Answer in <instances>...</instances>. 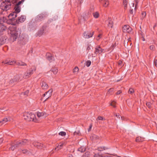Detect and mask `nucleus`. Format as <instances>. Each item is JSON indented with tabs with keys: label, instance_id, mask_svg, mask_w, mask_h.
Masks as SVG:
<instances>
[{
	"label": "nucleus",
	"instance_id": "obj_1",
	"mask_svg": "<svg viewBox=\"0 0 157 157\" xmlns=\"http://www.w3.org/2000/svg\"><path fill=\"white\" fill-rule=\"evenodd\" d=\"M10 32H9V33L10 34V39L13 42L15 41L20 35L21 31L20 29H17L15 28H10Z\"/></svg>",
	"mask_w": 157,
	"mask_h": 157
},
{
	"label": "nucleus",
	"instance_id": "obj_2",
	"mask_svg": "<svg viewBox=\"0 0 157 157\" xmlns=\"http://www.w3.org/2000/svg\"><path fill=\"white\" fill-rule=\"evenodd\" d=\"M15 4H13L10 2L5 0L1 4V8L4 11H7L12 7H13Z\"/></svg>",
	"mask_w": 157,
	"mask_h": 157
},
{
	"label": "nucleus",
	"instance_id": "obj_3",
	"mask_svg": "<svg viewBox=\"0 0 157 157\" xmlns=\"http://www.w3.org/2000/svg\"><path fill=\"white\" fill-rule=\"evenodd\" d=\"M18 44L21 46L25 45L28 41V36L26 35L22 34L19 38Z\"/></svg>",
	"mask_w": 157,
	"mask_h": 157
},
{
	"label": "nucleus",
	"instance_id": "obj_4",
	"mask_svg": "<svg viewBox=\"0 0 157 157\" xmlns=\"http://www.w3.org/2000/svg\"><path fill=\"white\" fill-rule=\"evenodd\" d=\"M26 142L27 140H23L21 141L16 142L15 144L12 145L11 147L10 148V149L13 151L17 147L25 145Z\"/></svg>",
	"mask_w": 157,
	"mask_h": 157
},
{
	"label": "nucleus",
	"instance_id": "obj_5",
	"mask_svg": "<svg viewBox=\"0 0 157 157\" xmlns=\"http://www.w3.org/2000/svg\"><path fill=\"white\" fill-rule=\"evenodd\" d=\"M15 5V6H13V7H14L15 9V12L10 14V15L13 17V19L17 17V13H19L21 11V7L20 6H18L16 5Z\"/></svg>",
	"mask_w": 157,
	"mask_h": 157
},
{
	"label": "nucleus",
	"instance_id": "obj_6",
	"mask_svg": "<svg viewBox=\"0 0 157 157\" xmlns=\"http://www.w3.org/2000/svg\"><path fill=\"white\" fill-rule=\"evenodd\" d=\"M95 51L94 54L92 55L93 57H95L97 54H101L102 52L104 50L102 49L100 46H97L95 48Z\"/></svg>",
	"mask_w": 157,
	"mask_h": 157
},
{
	"label": "nucleus",
	"instance_id": "obj_7",
	"mask_svg": "<svg viewBox=\"0 0 157 157\" xmlns=\"http://www.w3.org/2000/svg\"><path fill=\"white\" fill-rule=\"evenodd\" d=\"M52 90L51 89L44 94V97H45V98H46L44 100V101H46L48 99L52 96Z\"/></svg>",
	"mask_w": 157,
	"mask_h": 157
},
{
	"label": "nucleus",
	"instance_id": "obj_8",
	"mask_svg": "<svg viewBox=\"0 0 157 157\" xmlns=\"http://www.w3.org/2000/svg\"><path fill=\"white\" fill-rule=\"evenodd\" d=\"M93 34V32L91 33L90 32H85L83 33V36L85 38H89L92 37Z\"/></svg>",
	"mask_w": 157,
	"mask_h": 157
},
{
	"label": "nucleus",
	"instance_id": "obj_9",
	"mask_svg": "<svg viewBox=\"0 0 157 157\" xmlns=\"http://www.w3.org/2000/svg\"><path fill=\"white\" fill-rule=\"evenodd\" d=\"M36 70V68L35 67L31 68L30 70H29L24 75L26 77H29V76L33 73Z\"/></svg>",
	"mask_w": 157,
	"mask_h": 157
},
{
	"label": "nucleus",
	"instance_id": "obj_10",
	"mask_svg": "<svg viewBox=\"0 0 157 157\" xmlns=\"http://www.w3.org/2000/svg\"><path fill=\"white\" fill-rule=\"evenodd\" d=\"M132 30V28L129 25H125L123 28V30L124 32L129 33L131 32Z\"/></svg>",
	"mask_w": 157,
	"mask_h": 157
},
{
	"label": "nucleus",
	"instance_id": "obj_11",
	"mask_svg": "<svg viewBox=\"0 0 157 157\" xmlns=\"http://www.w3.org/2000/svg\"><path fill=\"white\" fill-rule=\"evenodd\" d=\"M46 27L45 25L43 26L42 28L38 32V35L39 36L42 35L44 33L46 32Z\"/></svg>",
	"mask_w": 157,
	"mask_h": 157
},
{
	"label": "nucleus",
	"instance_id": "obj_12",
	"mask_svg": "<svg viewBox=\"0 0 157 157\" xmlns=\"http://www.w3.org/2000/svg\"><path fill=\"white\" fill-rule=\"evenodd\" d=\"M24 118L28 121H30V112L25 113L23 115Z\"/></svg>",
	"mask_w": 157,
	"mask_h": 157
},
{
	"label": "nucleus",
	"instance_id": "obj_13",
	"mask_svg": "<svg viewBox=\"0 0 157 157\" xmlns=\"http://www.w3.org/2000/svg\"><path fill=\"white\" fill-rule=\"evenodd\" d=\"M46 58L50 62H52V61L54 60V58L51 54L49 53H47L46 55Z\"/></svg>",
	"mask_w": 157,
	"mask_h": 157
},
{
	"label": "nucleus",
	"instance_id": "obj_14",
	"mask_svg": "<svg viewBox=\"0 0 157 157\" xmlns=\"http://www.w3.org/2000/svg\"><path fill=\"white\" fill-rule=\"evenodd\" d=\"M45 17V14H43L42 13L41 14H40L37 16L36 18V21H40Z\"/></svg>",
	"mask_w": 157,
	"mask_h": 157
},
{
	"label": "nucleus",
	"instance_id": "obj_15",
	"mask_svg": "<svg viewBox=\"0 0 157 157\" xmlns=\"http://www.w3.org/2000/svg\"><path fill=\"white\" fill-rule=\"evenodd\" d=\"M33 144L34 146L39 148H41V147L43 146V145L41 143L36 141L33 142Z\"/></svg>",
	"mask_w": 157,
	"mask_h": 157
},
{
	"label": "nucleus",
	"instance_id": "obj_16",
	"mask_svg": "<svg viewBox=\"0 0 157 157\" xmlns=\"http://www.w3.org/2000/svg\"><path fill=\"white\" fill-rule=\"evenodd\" d=\"M30 121H32L34 122H37V120L36 117L35 115L31 113H30Z\"/></svg>",
	"mask_w": 157,
	"mask_h": 157
},
{
	"label": "nucleus",
	"instance_id": "obj_17",
	"mask_svg": "<svg viewBox=\"0 0 157 157\" xmlns=\"http://www.w3.org/2000/svg\"><path fill=\"white\" fill-rule=\"evenodd\" d=\"M99 1L105 7H106L109 4L108 0H99Z\"/></svg>",
	"mask_w": 157,
	"mask_h": 157
},
{
	"label": "nucleus",
	"instance_id": "obj_18",
	"mask_svg": "<svg viewBox=\"0 0 157 157\" xmlns=\"http://www.w3.org/2000/svg\"><path fill=\"white\" fill-rule=\"evenodd\" d=\"M26 17L25 16L21 15L20 17H19L18 19L17 20V22H23L25 20Z\"/></svg>",
	"mask_w": 157,
	"mask_h": 157
},
{
	"label": "nucleus",
	"instance_id": "obj_19",
	"mask_svg": "<svg viewBox=\"0 0 157 157\" xmlns=\"http://www.w3.org/2000/svg\"><path fill=\"white\" fill-rule=\"evenodd\" d=\"M47 114L44 112H38L37 113V116L39 118L45 117L47 116Z\"/></svg>",
	"mask_w": 157,
	"mask_h": 157
},
{
	"label": "nucleus",
	"instance_id": "obj_20",
	"mask_svg": "<svg viewBox=\"0 0 157 157\" xmlns=\"http://www.w3.org/2000/svg\"><path fill=\"white\" fill-rule=\"evenodd\" d=\"M10 121V118L9 117H5L4 118L2 121H0V124H4Z\"/></svg>",
	"mask_w": 157,
	"mask_h": 157
},
{
	"label": "nucleus",
	"instance_id": "obj_21",
	"mask_svg": "<svg viewBox=\"0 0 157 157\" xmlns=\"http://www.w3.org/2000/svg\"><path fill=\"white\" fill-rule=\"evenodd\" d=\"M65 145V143L62 142L59 143L58 146L55 148V150L58 151L61 149L63 146Z\"/></svg>",
	"mask_w": 157,
	"mask_h": 157
},
{
	"label": "nucleus",
	"instance_id": "obj_22",
	"mask_svg": "<svg viewBox=\"0 0 157 157\" xmlns=\"http://www.w3.org/2000/svg\"><path fill=\"white\" fill-rule=\"evenodd\" d=\"M2 63H4L5 64H6L10 65H13L16 63V61L15 60H9L8 61H6L5 62H3Z\"/></svg>",
	"mask_w": 157,
	"mask_h": 157
},
{
	"label": "nucleus",
	"instance_id": "obj_23",
	"mask_svg": "<svg viewBox=\"0 0 157 157\" xmlns=\"http://www.w3.org/2000/svg\"><path fill=\"white\" fill-rule=\"evenodd\" d=\"M7 29L6 26L4 24L0 25V32H3L5 30Z\"/></svg>",
	"mask_w": 157,
	"mask_h": 157
},
{
	"label": "nucleus",
	"instance_id": "obj_24",
	"mask_svg": "<svg viewBox=\"0 0 157 157\" xmlns=\"http://www.w3.org/2000/svg\"><path fill=\"white\" fill-rule=\"evenodd\" d=\"M108 26L109 28H112L113 26V21L110 18H109L108 20Z\"/></svg>",
	"mask_w": 157,
	"mask_h": 157
},
{
	"label": "nucleus",
	"instance_id": "obj_25",
	"mask_svg": "<svg viewBox=\"0 0 157 157\" xmlns=\"http://www.w3.org/2000/svg\"><path fill=\"white\" fill-rule=\"evenodd\" d=\"M6 41V38L5 37H3L0 39V45L4 44Z\"/></svg>",
	"mask_w": 157,
	"mask_h": 157
},
{
	"label": "nucleus",
	"instance_id": "obj_26",
	"mask_svg": "<svg viewBox=\"0 0 157 157\" xmlns=\"http://www.w3.org/2000/svg\"><path fill=\"white\" fill-rule=\"evenodd\" d=\"M42 88L43 89H46L48 88V86L45 82H43L41 86Z\"/></svg>",
	"mask_w": 157,
	"mask_h": 157
},
{
	"label": "nucleus",
	"instance_id": "obj_27",
	"mask_svg": "<svg viewBox=\"0 0 157 157\" xmlns=\"http://www.w3.org/2000/svg\"><path fill=\"white\" fill-rule=\"evenodd\" d=\"M6 20V18L4 17H0V25L4 24Z\"/></svg>",
	"mask_w": 157,
	"mask_h": 157
},
{
	"label": "nucleus",
	"instance_id": "obj_28",
	"mask_svg": "<svg viewBox=\"0 0 157 157\" xmlns=\"http://www.w3.org/2000/svg\"><path fill=\"white\" fill-rule=\"evenodd\" d=\"M16 64L17 65L19 66H26L27 64L25 63L22 62L21 61H19V62H16Z\"/></svg>",
	"mask_w": 157,
	"mask_h": 157
},
{
	"label": "nucleus",
	"instance_id": "obj_29",
	"mask_svg": "<svg viewBox=\"0 0 157 157\" xmlns=\"http://www.w3.org/2000/svg\"><path fill=\"white\" fill-rule=\"evenodd\" d=\"M93 15L95 18H97L99 16V13L98 12H95L93 13Z\"/></svg>",
	"mask_w": 157,
	"mask_h": 157
},
{
	"label": "nucleus",
	"instance_id": "obj_30",
	"mask_svg": "<svg viewBox=\"0 0 157 157\" xmlns=\"http://www.w3.org/2000/svg\"><path fill=\"white\" fill-rule=\"evenodd\" d=\"M58 71L57 67H53L51 69V71L53 72L54 74H56Z\"/></svg>",
	"mask_w": 157,
	"mask_h": 157
},
{
	"label": "nucleus",
	"instance_id": "obj_31",
	"mask_svg": "<svg viewBox=\"0 0 157 157\" xmlns=\"http://www.w3.org/2000/svg\"><path fill=\"white\" fill-rule=\"evenodd\" d=\"M79 70V69L78 67H75L73 70V72L75 74H77Z\"/></svg>",
	"mask_w": 157,
	"mask_h": 157
},
{
	"label": "nucleus",
	"instance_id": "obj_32",
	"mask_svg": "<svg viewBox=\"0 0 157 157\" xmlns=\"http://www.w3.org/2000/svg\"><path fill=\"white\" fill-rule=\"evenodd\" d=\"M78 151L81 152H84L85 151V148L84 147H82L78 149Z\"/></svg>",
	"mask_w": 157,
	"mask_h": 157
},
{
	"label": "nucleus",
	"instance_id": "obj_33",
	"mask_svg": "<svg viewBox=\"0 0 157 157\" xmlns=\"http://www.w3.org/2000/svg\"><path fill=\"white\" fill-rule=\"evenodd\" d=\"M144 140V139L140 137H137L136 140V142H142Z\"/></svg>",
	"mask_w": 157,
	"mask_h": 157
},
{
	"label": "nucleus",
	"instance_id": "obj_34",
	"mask_svg": "<svg viewBox=\"0 0 157 157\" xmlns=\"http://www.w3.org/2000/svg\"><path fill=\"white\" fill-rule=\"evenodd\" d=\"M24 1V0H21V1H20L18 3H17V2L15 4L14 6L15 5H16V6H20V5L21 4H22Z\"/></svg>",
	"mask_w": 157,
	"mask_h": 157
},
{
	"label": "nucleus",
	"instance_id": "obj_35",
	"mask_svg": "<svg viewBox=\"0 0 157 157\" xmlns=\"http://www.w3.org/2000/svg\"><path fill=\"white\" fill-rule=\"evenodd\" d=\"M91 64V62L90 60H87L86 63V65L87 67H89L90 66Z\"/></svg>",
	"mask_w": 157,
	"mask_h": 157
},
{
	"label": "nucleus",
	"instance_id": "obj_36",
	"mask_svg": "<svg viewBox=\"0 0 157 157\" xmlns=\"http://www.w3.org/2000/svg\"><path fill=\"white\" fill-rule=\"evenodd\" d=\"M59 134L62 136H64L66 135V133L62 131L59 132Z\"/></svg>",
	"mask_w": 157,
	"mask_h": 157
},
{
	"label": "nucleus",
	"instance_id": "obj_37",
	"mask_svg": "<svg viewBox=\"0 0 157 157\" xmlns=\"http://www.w3.org/2000/svg\"><path fill=\"white\" fill-rule=\"evenodd\" d=\"M113 91V88H110L108 92L107 93V94H111V93Z\"/></svg>",
	"mask_w": 157,
	"mask_h": 157
},
{
	"label": "nucleus",
	"instance_id": "obj_38",
	"mask_svg": "<svg viewBox=\"0 0 157 157\" xmlns=\"http://www.w3.org/2000/svg\"><path fill=\"white\" fill-rule=\"evenodd\" d=\"M124 5V8L125 9L127 7V2L126 0H124L123 2Z\"/></svg>",
	"mask_w": 157,
	"mask_h": 157
},
{
	"label": "nucleus",
	"instance_id": "obj_39",
	"mask_svg": "<svg viewBox=\"0 0 157 157\" xmlns=\"http://www.w3.org/2000/svg\"><path fill=\"white\" fill-rule=\"evenodd\" d=\"M92 138L93 139L95 140L98 139V137L96 135H93L92 136Z\"/></svg>",
	"mask_w": 157,
	"mask_h": 157
},
{
	"label": "nucleus",
	"instance_id": "obj_40",
	"mask_svg": "<svg viewBox=\"0 0 157 157\" xmlns=\"http://www.w3.org/2000/svg\"><path fill=\"white\" fill-rule=\"evenodd\" d=\"M115 104H116V102L114 101H113L110 103V105L113 106L114 107H116Z\"/></svg>",
	"mask_w": 157,
	"mask_h": 157
},
{
	"label": "nucleus",
	"instance_id": "obj_41",
	"mask_svg": "<svg viewBox=\"0 0 157 157\" xmlns=\"http://www.w3.org/2000/svg\"><path fill=\"white\" fill-rule=\"evenodd\" d=\"M6 1L10 2L13 4H15L16 2V0H6Z\"/></svg>",
	"mask_w": 157,
	"mask_h": 157
},
{
	"label": "nucleus",
	"instance_id": "obj_42",
	"mask_svg": "<svg viewBox=\"0 0 157 157\" xmlns=\"http://www.w3.org/2000/svg\"><path fill=\"white\" fill-rule=\"evenodd\" d=\"M134 90L132 88H130L129 89V92L130 94H132L134 92Z\"/></svg>",
	"mask_w": 157,
	"mask_h": 157
},
{
	"label": "nucleus",
	"instance_id": "obj_43",
	"mask_svg": "<svg viewBox=\"0 0 157 157\" xmlns=\"http://www.w3.org/2000/svg\"><path fill=\"white\" fill-rule=\"evenodd\" d=\"M151 104L150 102H148L146 103L147 106L149 108H151Z\"/></svg>",
	"mask_w": 157,
	"mask_h": 157
},
{
	"label": "nucleus",
	"instance_id": "obj_44",
	"mask_svg": "<svg viewBox=\"0 0 157 157\" xmlns=\"http://www.w3.org/2000/svg\"><path fill=\"white\" fill-rule=\"evenodd\" d=\"M75 1L77 3L80 4L83 2V0H75Z\"/></svg>",
	"mask_w": 157,
	"mask_h": 157
},
{
	"label": "nucleus",
	"instance_id": "obj_45",
	"mask_svg": "<svg viewBox=\"0 0 157 157\" xmlns=\"http://www.w3.org/2000/svg\"><path fill=\"white\" fill-rule=\"evenodd\" d=\"M134 3H133V2H132L131 4H130V7L131 8H131H133L134 9V8H135L134 7Z\"/></svg>",
	"mask_w": 157,
	"mask_h": 157
},
{
	"label": "nucleus",
	"instance_id": "obj_46",
	"mask_svg": "<svg viewBox=\"0 0 157 157\" xmlns=\"http://www.w3.org/2000/svg\"><path fill=\"white\" fill-rule=\"evenodd\" d=\"M155 48V47L153 45H151L150 46V49L152 51L154 50Z\"/></svg>",
	"mask_w": 157,
	"mask_h": 157
},
{
	"label": "nucleus",
	"instance_id": "obj_47",
	"mask_svg": "<svg viewBox=\"0 0 157 157\" xmlns=\"http://www.w3.org/2000/svg\"><path fill=\"white\" fill-rule=\"evenodd\" d=\"M154 65L157 67V60L155 59L154 62Z\"/></svg>",
	"mask_w": 157,
	"mask_h": 157
},
{
	"label": "nucleus",
	"instance_id": "obj_48",
	"mask_svg": "<svg viewBox=\"0 0 157 157\" xmlns=\"http://www.w3.org/2000/svg\"><path fill=\"white\" fill-rule=\"evenodd\" d=\"M135 7L134 8V10L135 11L136 10V6H137L138 4V2L136 0V2H135Z\"/></svg>",
	"mask_w": 157,
	"mask_h": 157
},
{
	"label": "nucleus",
	"instance_id": "obj_49",
	"mask_svg": "<svg viewBox=\"0 0 157 157\" xmlns=\"http://www.w3.org/2000/svg\"><path fill=\"white\" fill-rule=\"evenodd\" d=\"M29 93V90H27L25 91V92L23 93L24 95H27Z\"/></svg>",
	"mask_w": 157,
	"mask_h": 157
},
{
	"label": "nucleus",
	"instance_id": "obj_50",
	"mask_svg": "<svg viewBox=\"0 0 157 157\" xmlns=\"http://www.w3.org/2000/svg\"><path fill=\"white\" fill-rule=\"evenodd\" d=\"M116 116L117 118H121V119H122V117L121 116L119 115V114H116L115 115Z\"/></svg>",
	"mask_w": 157,
	"mask_h": 157
},
{
	"label": "nucleus",
	"instance_id": "obj_51",
	"mask_svg": "<svg viewBox=\"0 0 157 157\" xmlns=\"http://www.w3.org/2000/svg\"><path fill=\"white\" fill-rule=\"evenodd\" d=\"M97 119L98 120H103V118L101 117H99Z\"/></svg>",
	"mask_w": 157,
	"mask_h": 157
},
{
	"label": "nucleus",
	"instance_id": "obj_52",
	"mask_svg": "<svg viewBox=\"0 0 157 157\" xmlns=\"http://www.w3.org/2000/svg\"><path fill=\"white\" fill-rule=\"evenodd\" d=\"M121 93V91L120 90H118L116 93L117 95H119Z\"/></svg>",
	"mask_w": 157,
	"mask_h": 157
},
{
	"label": "nucleus",
	"instance_id": "obj_53",
	"mask_svg": "<svg viewBox=\"0 0 157 157\" xmlns=\"http://www.w3.org/2000/svg\"><path fill=\"white\" fill-rule=\"evenodd\" d=\"M26 140H27V142H26V144H25V145L26 144H29V143H30V142H31V143H32V144H33V142H32V141H28L27 140H26Z\"/></svg>",
	"mask_w": 157,
	"mask_h": 157
},
{
	"label": "nucleus",
	"instance_id": "obj_54",
	"mask_svg": "<svg viewBox=\"0 0 157 157\" xmlns=\"http://www.w3.org/2000/svg\"><path fill=\"white\" fill-rule=\"evenodd\" d=\"M22 151L23 153H26L28 152L27 150H23Z\"/></svg>",
	"mask_w": 157,
	"mask_h": 157
},
{
	"label": "nucleus",
	"instance_id": "obj_55",
	"mask_svg": "<svg viewBox=\"0 0 157 157\" xmlns=\"http://www.w3.org/2000/svg\"><path fill=\"white\" fill-rule=\"evenodd\" d=\"M90 49H91V48H90V45H88L87 46V50H90Z\"/></svg>",
	"mask_w": 157,
	"mask_h": 157
},
{
	"label": "nucleus",
	"instance_id": "obj_56",
	"mask_svg": "<svg viewBox=\"0 0 157 157\" xmlns=\"http://www.w3.org/2000/svg\"><path fill=\"white\" fill-rule=\"evenodd\" d=\"M142 15L143 16V17H145L146 16V14L145 13V12H143L142 13Z\"/></svg>",
	"mask_w": 157,
	"mask_h": 157
},
{
	"label": "nucleus",
	"instance_id": "obj_57",
	"mask_svg": "<svg viewBox=\"0 0 157 157\" xmlns=\"http://www.w3.org/2000/svg\"><path fill=\"white\" fill-rule=\"evenodd\" d=\"M92 125H90V126L89 128L88 129V131L89 132L90 131V130H91V128H92Z\"/></svg>",
	"mask_w": 157,
	"mask_h": 157
},
{
	"label": "nucleus",
	"instance_id": "obj_58",
	"mask_svg": "<svg viewBox=\"0 0 157 157\" xmlns=\"http://www.w3.org/2000/svg\"><path fill=\"white\" fill-rule=\"evenodd\" d=\"M133 9L131 8L130 10V13H131L132 14L133 12Z\"/></svg>",
	"mask_w": 157,
	"mask_h": 157
},
{
	"label": "nucleus",
	"instance_id": "obj_59",
	"mask_svg": "<svg viewBox=\"0 0 157 157\" xmlns=\"http://www.w3.org/2000/svg\"><path fill=\"white\" fill-rule=\"evenodd\" d=\"M15 79H11V80H10V82L11 83H12V82H13L14 80H15Z\"/></svg>",
	"mask_w": 157,
	"mask_h": 157
},
{
	"label": "nucleus",
	"instance_id": "obj_60",
	"mask_svg": "<svg viewBox=\"0 0 157 157\" xmlns=\"http://www.w3.org/2000/svg\"><path fill=\"white\" fill-rule=\"evenodd\" d=\"M101 35H102L101 34H99L98 35V38L99 37V38H101Z\"/></svg>",
	"mask_w": 157,
	"mask_h": 157
},
{
	"label": "nucleus",
	"instance_id": "obj_61",
	"mask_svg": "<svg viewBox=\"0 0 157 157\" xmlns=\"http://www.w3.org/2000/svg\"><path fill=\"white\" fill-rule=\"evenodd\" d=\"M100 38L99 37V38H98V36L96 38V40H99L100 39Z\"/></svg>",
	"mask_w": 157,
	"mask_h": 157
},
{
	"label": "nucleus",
	"instance_id": "obj_62",
	"mask_svg": "<svg viewBox=\"0 0 157 157\" xmlns=\"http://www.w3.org/2000/svg\"><path fill=\"white\" fill-rule=\"evenodd\" d=\"M2 139H0V144L2 142Z\"/></svg>",
	"mask_w": 157,
	"mask_h": 157
},
{
	"label": "nucleus",
	"instance_id": "obj_63",
	"mask_svg": "<svg viewBox=\"0 0 157 157\" xmlns=\"http://www.w3.org/2000/svg\"><path fill=\"white\" fill-rule=\"evenodd\" d=\"M98 155H95L94 156V157H98Z\"/></svg>",
	"mask_w": 157,
	"mask_h": 157
},
{
	"label": "nucleus",
	"instance_id": "obj_64",
	"mask_svg": "<svg viewBox=\"0 0 157 157\" xmlns=\"http://www.w3.org/2000/svg\"><path fill=\"white\" fill-rule=\"evenodd\" d=\"M78 134H78H79L78 133H77L76 132H75V134Z\"/></svg>",
	"mask_w": 157,
	"mask_h": 157
}]
</instances>
